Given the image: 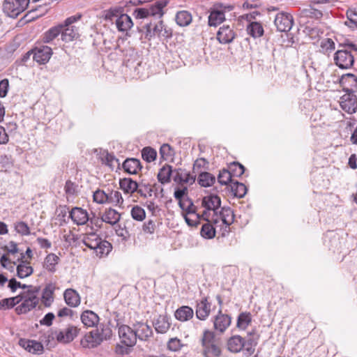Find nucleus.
I'll return each mask as SVG.
<instances>
[{
    "instance_id": "nucleus-1",
    "label": "nucleus",
    "mask_w": 357,
    "mask_h": 357,
    "mask_svg": "<svg viewBox=\"0 0 357 357\" xmlns=\"http://www.w3.org/2000/svg\"><path fill=\"white\" fill-rule=\"evenodd\" d=\"M202 354L204 357H220L222 350L214 332L205 330L201 338Z\"/></svg>"
},
{
    "instance_id": "nucleus-2",
    "label": "nucleus",
    "mask_w": 357,
    "mask_h": 357,
    "mask_svg": "<svg viewBox=\"0 0 357 357\" xmlns=\"http://www.w3.org/2000/svg\"><path fill=\"white\" fill-rule=\"evenodd\" d=\"M121 8H114L108 10L105 14V20L112 21L116 17V25L119 31H127L133 26L131 17L127 14L122 13Z\"/></svg>"
},
{
    "instance_id": "nucleus-3",
    "label": "nucleus",
    "mask_w": 357,
    "mask_h": 357,
    "mask_svg": "<svg viewBox=\"0 0 357 357\" xmlns=\"http://www.w3.org/2000/svg\"><path fill=\"white\" fill-rule=\"evenodd\" d=\"M82 14L78 13L70 16L65 20L63 23L59 24L62 26L61 32V40L65 43H69L76 39L79 36V30L77 26L73 25L82 18Z\"/></svg>"
},
{
    "instance_id": "nucleus-4",
    "label": "nucleus",
    "mask_w": 357,
    "mask_h": 357,
    "mask_svg": "<svg viewBox=\"0 0 357 357\" xmlns=\"http://www.w3.org/2000/svg\"><path fill=\"white\" fill-rule=\"evenodd\" d=\"M30 0H4L2 9L4 14L11 18H17L28 7Z\"/></svg>"
},
{
    "instance_id": "nucleus-5",
    "label": "nucleus",
    "mask_w": 357,
    "mask_h": 357,
    "mask_svg": "<svg viewBox=\"0 0 357 357\" xmlns=\"http://www.w3.org/2000/svg\"><path fill=\"white\" fill-rule=\"evenodd\" d=\"M112 335V330L109 327H102L100 331L97 329L90 332L89 335H85L84 340H82V344L86 342L85 346H89L91 344V347L100 344L104 340L109 339Z\"/></svg>"
},
{
    "instance_id": "nucleus-6",
    "label": "nucleus",
    "mask_w": 357,
    "mask_h": 357,
    "mask_svg": "<svg viewBox=\"0 0 357 357\" xmlns=\"http://www.w3.org/2000/svg\"><path fill=\"white\" fill-rule=\"evenodd\" d=\"M334 61L340 68L348 69L353 66L354 56L348 50H340L335 52Z\"/></svg>"
},
{
    "instance_id": "nucleus-7",
    "label": "nucleus",
    "mask_w": 357,
    "mask_h": 357,
    "mask_svg": "<svg viewBox=\"0 0 357 357\" xmlns=\"http://www.w3.org/2000/svg\"><path fill=\"white\" fill-rule=\"evenodd\" d=\"M274 23L278 31L287 32L293 26L294 19L291 15L282 12L276 15Z\"/></svg>"
},
{
    "instance_id": "nucleus-8",
    "label": "nucleus",
    "mask_w": 357,
    "mask_h": 357,
    "mask_svg": "<svg viewBox=\"0 0 357 357\" xmlns=\"http://www.w3.org/2000/svg\"><path fill=\"white\" fill-rule=\"evenodd\" d=\"M225 8L222 4H215L211 8L208 25L217 26L225 20Z\"/></svg>"
},
{
    "instance_id": "nucleus-9",
    "label": "nucleus",
    "mask_w": 357,
    "mask_h": 357,
    "mask_svg": "<svg viewBox=\"0 0 357 357\" xmlns=\"http://www.w3.org/2000/svg\"><path fill=\"white\" fill-rule=\"evenodd\" d=\"M119 335L121 342L127 347H132L136 344L137 336L135 329L126 325H123L119 328Z\"/></svg>"
},
{
    "instance_id": "nucleus-10",
    "label": "nucleus",
    "mask_w": 357,
    "mask_h": 357,
    "mask_svg": "<svg viewBox=\"0 0 357 357\" xmlns=\"http://www.w3.org/2000/svg\"><path fill=\"white\" fill-rule=\"evenodd\" d=\"M231 323V318L229 315L223 314L221 307L213 319L214 329L220 333H224Z\"/></svg>"
},
{
    "instance_id": "nucleus-11",
    "label": "nucleus",
    "mask_w": 357,
    "mask_h": 357,
    "mask_svg": "<svg viewBox=\"0 0 357 357\" xmlns=\"http://www.w3.org/2000/svg\"><path fill=\"white\" fill-rule=\"evenodd\" d=\"M340 106L349 114H354L357 110V97L354 93L344 95L341 98Z\"/></svg>"
},
{
    "instance_id": "nucleus-12",
    "label": "nucleus",
    "mask_w": 357,
    "mask_h": 357,
    "mask_svg": "<svg viewBox=\"0 0 357 357\" xmlns=\"http://www.w3.org/2000/svg\"><path fill=\"white\" fill-rule=\"evenodd\" d=\"M220 197L216 195H210L205 196L202 200V206L207 210H211L215 215L218 214V210L220 207Z\"/></svg>"
},
{
    "instance_id": "nucleus-13",
    "label": "nucleus",
    "mask_w": 357,
    "mask_h": 357,
    "mask_svg": "<svg viewBox=\"0 0 357 357\" xmlns=\"http://www.w3.org/2000/svg\"><path fill=\"white\" fill-rule=\"evenodd\" d=\"M33 59L39 64L46 63L52 54V50L48 46H42L33 50Z\"/></svg>"
},
{
    "instance_id": "nucleus-14",
    "label": "nucleus",
    "mask_w": 357,
    "mask_h": 357,
    "mask_svg": "<svg viewBox=\"0 0 357 357\" xmlns=\"http://www.w3.org/2000/svg\"><path fill=\"white\" fill-rule=\"evenodd\" d=\"M24 301L15 308L17 314H25L31 310L36 307L38 303V299L36 296H22Z\"/></svg>"
},
{
    "instance_id": "nucleus-15",
    "label": "nucleus",
    "mask_w": 357,
    "mask_h": 357,
    "mask_svg": "<svg viewBox=\"0 0 357 357\" xmlns=\"http://www.w3.org/2000/svg\"><path fill=\"white\" fill-rule=\"evenodd\" d=\"M235 37V32L229 25L220 27L217 33V39L222 44L231 43Z\"/></svg>"
},
{
    "instance_id": "nucleus-16",
    "label": "nucleus",
    "mask_w": 357,
    "mask_h": 357,
    "mask_svg": "<svg viewBox=\"0 0 357 357\" xmlns=\"http://www.w3.org/2000/svg\"><path fill=\"white\" fill-rule=\"evenodd\" d=\"M79 329L74 326H69L65 331H60L56 340L61 343H69L72 342L78 335Z\"/></svg>"
},
{
    "instance_id": "nucleus-17",
    "label": "nucleus",
    "mask_w": 357,
    "mask_h": 357,
    "mask_svg": "<svg viewBox=\"0 0 357 357\" xmlns=\"http://www.w3.org/2000/svg\"><path fill=\"white\" fill-rule=\"evenodd\" d=\"M72 220L77 225H85L89 220V216L86 210L79 207H74L69 215Z\"/></svg>"
},
{
    "instance_id": "nucleus-18",
    "label": "nucleus",
    "mask_w": 357,
    "mask_h": 357,
    "mask_svg": "<svg viewBox=\"0 0 357 357\" xmlns=\"http://www.w3.org/2000/svg\"><path fill=\"white\" fill-rule=\"evenodd\" d=\"M247 344L248 343L243 337L236 335L231 336L227 340V349L232 353H238L247 345Z\"/></svg>"
},
{
    "instance_id": "nucleus-19",
    "label": "nucleus",
    "mask_w": 357,
    "mask_h": 357,
    "mask_svg": "<svg viewBox=\"0 0 357 357\" xmlns=\"http://www.w3.org/2000/svg\"><path fill=\"white\" fill-rule=\"evenodd\" d=\"M134 328L137 338L138 337L141 340H146L153 335L151 328L146 324L138 322L134 325Z\"/></svg>"
},
{
    "instance_id": "nucleus-20",
    "label": "nucleus",
    "mask_w": 357,
    "mask_h": 357,
    "mask_svg": "<svg viewBox=\"0 0 357 357\" xmlns=\"http://www.w3.org/2000/svg\"><path fill=\"white\" fill-rule=\"evenodd\" d=\"M210 312L211 303L205 297L197 305L196 317L199 320H205L210 314Z\"/></svg>"
},
{
    "instance_id": "nucleus-21",
    "label": "nucleus",
    "mask_w": 357,
    "mask_h": 357,
    "mask_svg": "<svg viewBox=\"0 0 357 357\" xmlns=\"http://www.w3.org/2000/svg\"><path fill=\"white\" fill-rule=\"evenodd\" d=\"M301 17H310L312 19L319 20L323 17V10L320 8L313 6L311 3L310 5L301 10Z\"/></svg>"
},
{
    "instance_id": "nucleus-22",
    "label": "nucleus",
    "mask_w": 357,
    "mask_h": 357,
    "mask_svg": "<svg viewBox=\"0 0 357 357\" xmlns=\"http://www.w3.org/2000/svg\"><path fill=\"white\" fill-rule=\"evenodd\" d=\"M20 343L26 351L33 354H40L43 351V345L36 340H20Z\"/></svg>"
},
{
    "instance_id": "nucleus-23",
    "label": "nucleus",
    "mask_w": 357,
    "mask_h": 357,
    "mask_svg": "<svg viewBox=\"0 0 357 357\" xmlns=\"http://www.w3.org/2000/svg\"><path fill=\"white\" fill-rule=\"evenodd\" d=\"M124 171L130 174H136L142 168L138 159L130 158L125 160L122 165Z\"/></svg>"
},
{
    "instance_id": "nucleus-24",
    "label": "nucleus",
    "mask_w": 357,
    "mask_h": 357,
    "mask_svg": "<svg viewBox=\"0 0 357 357\" xmlns=\"http://www.w3.org/2000/svg\"><path fill=\"white\" fill-rule=\"evenodd\" d=\"M153 326L158 333H165L170 328L169 318L167 315H159L153 322Z\"/></svg>"
},
{
    "instance_id": "nucleus-25",
    "label": "nucleus",
    "mask_w": 357,
    "mask_h": 357,
    "mask_svg": "<svg viewBox=\"0 0 357 357\" xmlns=\"http://www.w3.org/2000/svg\"><path fill=\"white\" fill-rule=\"evenodd\" d=\"M63 296L66 304L70 307H75L80 304L79 295L73 289H66L64 291Z\"/></svg>"
},
{
    "instance_id": "nucleus-26",
    "label": "nucleus",
    "mask_w": 357,
    "mask_h": 357,
    "mask_svg": "<svg viewBox=\"0 0 357 357\" xmlns=\"http://www.w3.org/2000/svg\"><path fill=\"white\" fill-rule=\"evenodd\" d=\"M81 320L84 326L93 327L98 324L99 317L93 311L86 310L82 314Z\"/></svg>"
},
{
    "instance_id": "nucleus-27",
    "label": "nucleus",
    "mask_w": 357,
    "mask_h": 357,
    "mask_svg": "<svg viewBox=\"0 0 357 357\" xmlns=\"http://www.w3.org/2000/svg\"><path fill=\"white\" fill-rule=\"evenodd\" d=\"M193 314V310L190 307L187 305L180 307L176 310L174 313L176 319L180 321H186L192 319Z\"/></svg>"
},
{
    "instance_id": "nucleus-28",
    "label": "nucleus",
    "mask_w": 357,
    "mask_h": 357,
    "mask_svg": "<svg viewBox=\"0 0 357 357\" xmlns=\"http://www.w3.org/2000/svg\"><path fill=\"white\" fill-rule=\"evenodd\" d=\"M168 3L169 0H158L150 5L148 8L150 16H158L161 17L164 14L162 9Z\"/></svg>"
},
{
    "instance_id": "nucleus-29",
    "label": "nucleus",
    "mask_w": 357,
    "mask_h": 357,
    "mask_svg": "<svg viewBox=\"0 0 357 357\" xmlns=\"http://www.w3.org/2000/svg\"><path fill=\"white\" fill-rule=\"evenodd\" d=\"M232 195L237 198H243L246 195L248 189L243 183L237 181H232L228 186Z\"/></svg>"
},
{
    "instance_id": "nucleus-30",
    "label": "nucleus",
    "mask_w": 357,
    "mask_h": 357,
    "mask_svg": "<svg viewBox=\"0 0 357 357\" xmlns=\"http://www.w3.org/2000/svg\"><path fill=\"white\" fill-rule=\"evenodd\" d=\"M172 167L169 165H165L160 169L158 174V180L162 184L168 183L171 181V176L173 174Z\"/></svg>"
},
{
    "instance_id": "nucleus-31",
    "label": "nucleus",
    "mask_w": 357,
    "mask_h": 357,
    "mask_svg": "<svg viewBox=\"0 0 357 357\" xmlns=\"http://www.w3.org/2000/svg\"><path fill=\"white\" fill-rule=\"evenodd\" d=\"M59 257L54 253L48 254L45 258L43 268L50 273L56 271V266L59 264Z\"/></svg>"
},
{
    "instance_id": "nucleus-32",
    "label": "nucleus",
    "mask_w": 357,
    "mask_h": 357,
    "mask_svg": "<svg viewBox=\"0 0 357 357\" xmlns=\"http://www.w3.org/2000/svg\"><path fill=\"white\" fill-rule=\"evenodd\" d=\"M121 188L125 193L132 194L137 190L139 184L130 178H124L119 182Z\"/></svg>"
},
{
    "instance_id": "nucleus-33",
    "label": "nucleus",
    "mask_w": 357,
    "mask_h": 357,
    "mask_svg": "<svg viewBox=\"0 0 357 357\" xmlns=\"http://www.w3.org/2000/svg\"><path fill=\"white\" fill-rule=\"evenodd\" d=\"M56 287L53 283H49L43 291L42 300L45 307H50L53 302V295Z\"/></svg>"
},
{
    "instance_id": "nucleus-34",
    "label": "nucleus",
    "mask_w": 357,
    "mask_h": 357,
    "mask_svg": "<svg viewBox=\"0 0 357 357\" xmlns=\"http://www.w3.org/2000/svg\"><path fill=\"white\" fill-rule=\"evenodd\" d=\"M102 216L104 222L112 225H117L121 219V214L111 208L107 209Z\"/></svg>"
},
{
    "instance_id": "nucleus-35",
    "label": "nucleus",
    "mask_w": 357,
    "mask_h": 357,
    "mask_svg": "<svg viewBox=\"0 0 357 357\" xmlns=\"http://www.w3.org/2000/svg\"><path fill=\"white\" fill-rule=\"evenodd\" d=\"M102 238L99 237L98 234L94 232H91L89 234H86L83 239L82 243L87 248L94 250L95 248H97L99 241H100Z\"/></svg>"
},
{
    "instance_id": "nucleus-36",
    "label": "nucleus",
    "mask_w": 357,
    "mask_h": 357,
    "mask_svg": "<svg viewBox=\"0 0 357 357\" xmlns=\"http://www.w3.org/2000/svg\"><path fill=\"white\" fill-rule=\"evenodd\" d=\"M47 12L46 6L38 5L35 8L31 9L24 15L26 21H32L43 15Z\"/></svg>"
},
{
    "instance_id": "nucleus-37",
    "label": "nucleus",
    "mask_w": 357,
    "mask_h": 357,
    "mask_svg": "<svg viewBox=\"0 0 357 357\" xmlns=\"http://www.w3.org/2000/svg\"><path fill=\"white\" fill-rule=\"evenodd\" d=\"M198 183L202 187H210L215 182V177L207 172H201L197 178Z\"/></svg>"
},
{
    "instance_id": "nucleus-38",
    "label": "nucleus",
    "mask_w": 357,
    "mask_h": 357,
    "mask_svg": "<svg viewBox=\"0 0 357 357\" xmlns=\"http://www.w3.org/2000/svg\"><path fill=\"white\" fill-rule=\"evenodd\" d=\"M112 249V245L109 241L101 239L97 248H95L94 251L97 256L102 257L107 256L111 252Z\"/></svg>"
},
{
    "instance_id": "nucleus-39",
    "label": "nucleus",
    "mask_w": 357,
    "mask_h": 357,
    "mask_svg": "<svg viewBox=\"0 0 357 357\" xmlns=\"http://www.w3.org/2000/svg\"><path fill=\"white\" fill-rule=\"evenodd\" d=\"M62 31L61 25H56L50 28L47 30L43 35V40L44 43H50L56 38H57L59 35H61V32Z\"/></svg>"
},
{
    "instance_id": "nucleus-40",
    "label": "nucleus",
    "mask_w": 357,
    "mask_h": 357,
    "mask_svg": "<svg viewBox=\"0 0 357 357\" xmlns=\"http://www.w3.org/2000/svg\"><path fill=\"white\" fill-rule=\"evenodd\" d=\"M219 214L223 224H225L226 227H229L234 222V214L230 207H222Z\"/></svg>"
},
{
    "instance_id": "nucleus-41",
    "label": "nucleus",
    "mask_w": 357,
    "mask_h": 357,
    "mask_svg": "<svg viewBox=\"0 0 357 357\" xmlns=\"http://www.w3.org/2000/svg\"><path fill=\"white\" fill-rule=\"evenodd\" d=\"M192 17L190 12L187 10L178 11L176 15V22L180 26H186L192 22Z\"/></svg>"
},
{
    "instance_id": "nucleus-42",
    "label": "nucleus",
    "mask_w": 357,
    "mask_h": 357,
    "mask_svg": "<svg viewBox=\"0 0 357 357\" xmlns=\"http://www.w3.org/2000/svg\"><path fill=\"white\" fill-rule=\"evenodd\" d=\"M29 262L27 261H22L17 266V275L20 278H24L29 277L33 273V269L31 266H29Z\"/></svg>"
},
{
    "instance_id": "nucleus-43",
    "label": "nucleus",
    "mask_w": 357,
    "mask_h": 357,
    "mask_svg": "<svg viewBox=\"0 0 357 357\" xmlns=\"http://www.w3.org/2000/svg\"><path fill=\"white\" fill-rule=\"evenodd\" d=\"M247 31L253 38H258L264 34L262 25L257 22H252L247 26Z\"/></svg>"
},
{
    "instance_id": "nucleus-44",
    "label": "nucleus",
    "mask_w": 357,
    "mask_h": 357,
    "mask_svg": "<svg viewBox=\"0 0 357 357\" xmlns=\"http://www.w3.org/2000/svg\"><path fill=\"white\" fill-rule=\"evenodd\" d=\"M252 321V316L250 312H241L237 318L236 327L241 330H245Z\"/></svg>"
},
{
    "instance_id": "nucleus-45",
    "label": "nucleus",
    "mask_w": 357,
    "mask_h": 357,
    "mask_svg": "<svg viewBox=\"0 0 357 357\" xmlns=\"http://www.w3.org/2000/svg\"><path fill=\"white\" fill-rule=\"evenodd\" d=\"M228 170L232 177L241 176L245 170V167L238 162H233L228 165Z\"/></svg>"
},
{
    "instance_id": "nucleus-46",
    "label": "nucleus",
    "mask_w": 357,
    "mask_h": 357,
    "mask_svg": "<svg viewBox=\"0 0 357 357\" xmlns=\"http://www.w3.org/2000/svg\"><path fill=\"white\" fill-rule=\"evenodd\" d=\"M200 234L206 239H212L215 236V229L210 221L202 225Z\"/></svg>"
},
{
    "instance_id": "nucleus-47",
    "label": "nucleus",
    "mask_w": 357,
    "mask_h": 357,
    "mask_svg": "<svg viewBox=\"0 0 357 357\" xmlns=\"http://www.w3.org/2000/svg\"><path fill=\"white\" fill-rule=\"evenodd\" d=\"M218 181L221 185H229L234 181L228 169H222L218 176Z\"/></svg>"
},
{
    "instance_id": "nucleus-48",
    "label": "nucleus",
    "mask_w": 357,
    "mask_h": 357,
    "mask_svg": "<svg viewBox=\"0 0 357 357\" xmlns=\"http://www.w3.org/2000/svg\"><path fill=\"white\" fill-rule=\"evenodd\" d=\"M142 157L147 162H151L156 159L157 152L154 149L146 146L142 151Z\"/></svg>"
},
{
    "instance_id": "nucleus-49",
    "label": "nucleus",
    "mask_w": 357,
    "mask_h": 357,
    "mask_svg": "<svg viewBox=\"0 0 357 357\" xmlns=\"http://www.w3.org/2000/svg\"><path fill=\"white\" fill-rule=\"evenodd\" d=\"M347 20L344 24L352 29H357V12L353 10H348L347 12Z\"/></svg>"
},
{
    "instance_id": "nucleus-50",
    "label": "nucleus",
    "mask_w": 357,
    "mask_h": 357,
    "mask_svg": "<svg viewBox=\"0 0 357 357\" xmlns=\"http://www.w3.org/2000/svg\"><path fill=\"white\" fill-rule=\"evenodd\" d=\"M15 231L21 236H29L31 234L30 228L24 221H17L14 223Z\"/></svg>"
},
{
    "instance_id": "nucleus-51",
    "label": "nucleus",
    "mask_w": 357,
    "mask_h": 357,
    "mask_svg": "<svg viewBox=\"0 0 357 357\" xmlns=\"http://www.w3.org/2000/svg\"><path fill=\"white\" fill-rule=\"evenodd\" d=\"M160 154L161 158L164 160H167L173 157L175 154L174 149L168 144H163L160 149Z\"/></svg>"
},
{
    "instance_id": "nucleus-52",
    "label": "nucleus",
    "mask_w": 357,
    "mask_h": 357,
    "mask_svg": "<svg viewBox=\"0 0 357 357\" xmlns=\"http://www.w3.org/2000/svg\"><path fill=\"white\" fill-rule=\"evenodd\" d=\"M102 160L105 165H108L112 169H114V167H116L117 169L120 168L119 159H117L112 153L107 152L106 155L102 158Z\"/></svg>"
},
{
    "instance_id": "nucleus-53",
    "label": "nucleus",
    "mask_w": 357,
    "mask_h": 357,
    "mask_svg": "<svg viewBox=\"0 0 357 357\" xmlns=\"http://www.w3.org/2000/svg\"><path fill=\"white\" fill-rule=\"evenodd\" d=\"M347 83H350L351 86L357 89V77L351 73L343 75L340 79V84L344 86Z\"/></svg>"
},
{
    "instance_id": "nucleus-54",
    "label": "nucleus",
    "mask_w": 357,
    "mask_h": 357,
    "mask_svg": "<svg viewBox=\"0 0 357 357\" xmlns=\"http://www.w3.org/2000/svg\"><path fill=\"white\" fill-rule=\"evenodd\" d=\"M131 216L135 220L142 221L146 218V212L141 206H134L131 209Z\"/></svg>"
},
{
    "instance_id": "nucleus-55",
    "label": "nucleus",
    "mask_w": 357,
    "mask_h": 357,
    "mask_svg": "<svg viewBox=\"0 0 357 357\" xmlns=\"http://www.w3.org/2000/svg\"><path fill=\"white\" fill-rule=\"evenodd\" d=\"M93 201L98 204L108 203V192H105L102 190H97L94 192Z\"/></svg>"
},
{
    "instance_id": "nucleus-56",
    "label": "nucleus",
    "mask_w": 357,
    "mask_h": 357,
    "mask_svg": "<svg viewBox=\"0 0 357 357\" xmlns=\"http://www.w3.org/2000/svg\"><path fill=\"white\" fill-rule=\"evenodd\" d=\"M22 299L23 297L21 296H17L9 298H5L1 301V304L2 307L12 308L15 305L18 304Z\"/></svg>"
},
{
    "instance_id": "nucleus-57",
    "label": "nucleus",
    "mask_w": 357,
    "mask_h": 357,
    "mask_svg": "<svg viewBox=\"0 0 357 357\" xmlns=\"http://www.w3.org/2000/svg\"><path fill=\"white\" fill-rule=\"evenodd\" d=\"M123 199L121 196V193L117 190L109 191L108 192V203L114 204L116 205L122 204Z\"/></svg>"
},
{
    "instance_id": "nucleus-58",
    "label": "nucleus",
    "mask_w": 357,
    "mask_h": 357,
    "mask_svg": "<svg viewBox=\"0 0 357 357\" xmlns=\"http://www.w3.org/2000/svg\"><path fill=\"white\" fill-rule=\"evenodd\" d=\"M115 231L118 236L121 237L123 240L127 241L129 239L130 234L127 229L126 227H122L121 225L117 224L115 225Z\"/></svg>"
},
{
    "instance_id": "nucleus-59",
    "label": "nucleus",
    "mask_w": 357,
    "mask_h": 357,
    "mask_svg": "<svg viewBox=\"0 0 357 357\" xmlns=\"http://www.w3.org/2000/svg\"><path fill=\"white\" fill-rule=\"evenodd\" d=\"M172 177L175 183L178 185H183V179L185 174V169L178 168L173 169Z\"/></svg>"
},
{
    "instance_id": "nucleus-60",
    "label": "nucleus",
    "mask_w": 357,
    "mask_h": 357,
    "mask_svg": "<svg viewBox=\"0 0 357 357\" xmlns=\"http://www.w3.org/2000/svg\"><path fill=\"white\" fill-rule=\"evenodd\" d=\"M183 347L179 339L174 337L171 338L167 343V348L173 351H177Z\"/></svg>"
},
{
    "instance_id": "nucleus-61",
    "label": "nucleus",
    "mask_w": 357,
    "mask_h": 357,
    "mask_svg": "<svg viewBox=\"0 0 357 357\" xmlns=\"http://www.w3.org/2000/svg\"><path fill=\"white\" fill-rule=\"evenodd\" d=\"M155 223L152 220H149V221L146 222L145 223H144L142 226V230L145 234H153L155 230Z\"/></svg>"
},
{
    "instance_id": "nucleus-62",
    "label": "nucleus",
    "mask_w": 357,
    "mask_h": 357,
    "mask_svg": "<svg viewBox=\"0 0 357 357\" xmlns=\"http://www.w3.org/2000/svg\"><path fill=\"white\" fill-rule=\"evenodd\" d=\"M321 47L326 52L335 49V43L331 38H325L321 42Z\"/></svg>"
},
{
    "instance_id": "nucleus-63",
    "label": "nucleus",
    "mask_w": 357,
    "mask_h": 357,
    "mask_svg": "<svg viewBox=\"0 0 357 357\" xmlns=\"http://www.w3.org/2000/svg\"><path fill=\"white\" fill-rule=\"evenodd\" d=\"M133 15L137 19H142L150 16L148 8H136L134 10Z\"/></svg>"
},
{
    "instance_id": "nucleus-64",
    "label": "nucleus",
    "mask_w": 357,
    "mask_h": 357,
    "mask_svg": "<svg viewBox=\"0 0 357 357\" xmlns=\"http://www.w3.org/2000/svg\"><path fill=\"white\" fill-rule=\"evenodd\" d=\"M9 89V81L8 79H3L0 82V97L5 98L7 96Z\"/></svg>"
}]
</instances>
